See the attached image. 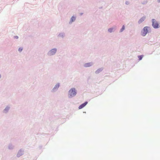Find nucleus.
Instances as JSON below:
<instances>
[{"instance_id":"nucleus-1","label":"nucleus","mask_w":160,"mask_h":160,"mask_svg":"<svg viewBox=\"0 0 160 160\" xmlns=\"http://www.w3.org/2000/svg\"><path fill=\"white\" fill-rule=\"evenodd\" d=\"M69 95L71 97H73L76 94V92L75 88H73L70 89L69 91Z\"/></svg>"},{"instance_id":"nucleus-2","label":"nucleus","mask_w":160,"mask_h":160,"mask_svg":"<svg viewBox=\"0 0 160 160\" xmlns=\"http://www.w3.org/2000/svg\"><path fill=\"white\" fill-rule=\"evenodd\" d=\"M149 28L148 27H145L141 32V35L143 36H144L147 34L148 32V29Z\"/></svg>"},{"instance_id":"nucleus-3","label":"nucleus","mask_w":160,"mask_h":160,"mask_svg":"<svg viewBox=\"0 0 160 160\" xmlns=\"http://www.w3.org/2000/svg\"><path fill=\"white\" fill-rule=\"evenodd\" d=\"M152 26L154 28H159V24L154 19H152Z\"/></svg>"},{"instance_id":"nucleus-4","label":"nucleus","mask_w":160,"mask_h":160,"mask_svg":"<svg viewBox=\"0 0 160 160\" xmlns=\"http://www.w3.org/2000/svg\"><path fill=\"white\" fill-rule=\"evenodd\" d=\"M57 51V49L55 48L53 49L49 52V54L52 55L54 54Z\"/></svg>"},{"instance_id":"nucleus-5","label":"nucleus","mask_w":160,"mask_h":160,"mask_svg":"<svg viewBox=\"0 0 160 160\" xmlns=\"http://www.w3.org/2000/svg\"><path fill=\"white\" fill-rule=\"evenodd\" d=\"M88 102H85L84 103L82 104L81 105L79 106L78 107L79 109H81L83 107H84V106H85L86 104H87Z\"/></svg>"},{"instance_id":"nucleus-6","label":"nucleus","mask_w":160,"mask_h":160,"mask_svg":"<svg viewBox=\"0 0 160 160\" xmlns=\"http://www.w3.org/2000/svg\"><path fill=\"white\" fill-rule=\"evenodd\" d=\"M146 18L145 16H143L140 18L138 21V23L139 24L141 23Z\"/></svg>"},{"instance_id":"nucleus-7","label":"nucleus","mask_w":160,"mask_h":160,"mask_svg":"<svg viewBox=\"0 0 160 160\" xmlns=\"http://www.w3.org/2000/svg\"><path fill=\"white\" fill-rule=\"evenodd\" d=\"M92 65V62H88L87 63H85L84 66L85 67H89L91 66Z\"/></svg>"},{"instance_id":"nucleus-8","label":"nucleus","mask_w":160,"mask_h":160,"mask_svg":"<svg viewBox=\"0 0 160 160\" xmlns=\"http://www.w3.org/2000/svg\"><path fill=\"white\" fill-rule=\"evenodd\" d=\"M102 69L101 68H99L95 72V73L96 74L99 73L102 70Z\"/></svg>"},{"instance_id":"nucleus-9","label":"nucleus","mask_w":160,"mask_h":160,"mask_svg":"<svg viewBox=\"0 0 160 160\" xmlns=\"http://www.w3.org/2000/svg\"><path fill=\"white\" fill-rule=\"evenodd\" d=\"M75 20V18L74 17H72V18H71V20L72 21V22H73Z\"/></svg>"},{"instance_id":"nucleus-10","label":"nucleus","mask_w":160,"mask_h":160,"mask_svg":"<svg viewBox=\"0 0 160 160\" xmlns=\"http://www.w3.org/2000/svg\"><path fill=\"white\" fill-rule=\"evenodd\" d=\"M125 29V27L124 25L123 26L122 28L120 30V32H122Z\"/></svg>"},{"instance_id":"nucleus-11","label":"nucleus","mask_w":160,"mask_h":160,"mask_svg":"<svg viewBox=\"0 0 160 160\" xmlns=\"http://www.w3.org/2000/svg\"><path fill=\"white\" fill-rule=\"evenodd\" d=\"M143 55H141V56H138V58H139V60H141L142 59V58L143 57Z\"/></svg>"},{"instance_id":"nucleus-12","label":"nucleus","mask_w":160,"mask_h":160,"mask_svg":"<svg viewBox=\"0 0 160 160\" xmlns=\"http://www.w3.org/2000/svg\"><path fill=\"white\" fill-rule=\"evenodd\" d=\"M59 84H57L54 87V88H59Z\"/></svg>"},{"instance_id":"nucleus-13","label":"nucleus","mask_w":160,"mask_h":160,"mask_svg":"<svg viewBox=\"0 0 160 160\" xmlns=\"http://www.w3.org/2000/svg\"><path fill=\"white\" fill-rule=\"evenodd\" d=\"M112 30H113V28H109L108 29V31L110 32H112Z\"/></svg>"},{"instance_id":"nucleus-14","label":"nucleus","mask_w":160,"mask_h":160,"mask_svg":"<svg viewBox=\"0 0 160 160\" xmlns=\"http://www.w3.org/2000/svg\"><path fill=\"white\" fill-rule=\"evenodd\" d=\"M22 50V49L21 48H19V49H18V51H19V52H21Z\"/></svg>"},{"instance_id":"nucleus-15","label":"nucleus","mask_w":160,"mask_h":160,"mask_svg":"<svg viewBox=\"0 0 160 160\" xmlns=\"http://www.w3.org/2000/svg\"><path fill=\"white\" fill-rule=\"evenodd\" d=\"M15 38H16V39H17L18 38V36H15L14 37Z\"/></svg>"},{"instance_id":"nucleus-16","label":"nucleus","mask_w":160,"mask_h":160,"mask_svg":"<svg viewBox=\"0 0 160 160\" xmlns=\"http://www.w3.org/2000/svg\"><path fill=\"white\" fill-rule=\"evenodd\" d=\"M126 3L127 4H128V2H126Z\"/></svg>"},{"instance_id":"nucleus-17","label":"nucleus","mask_w":160,"mask_h":160,"mask_svg":"<svg viewBox=\"0 0 160 160\" xmlns=\"http://www.w3.org/2000/svg\"><path fill=\"white\" fill-rule=\"evenodd\" d=\"M158 2H160V0H158Z\"/></svg>"},{"instance_id":"nucleus-18","label":"nucleus","mask_w":160,"mask_h":160,"mask_svg":"<svg viewBox=\"0 0 160 160\" xmlns=\"http://www.w3.org/2000/svg\"><path fill=\"white\" fill-rule=\"evenodd\" d=\"M18 156H19V154H18Z\"/></svg>"},{"instance_id":"nucleus-19","label":"nucleus","mask_w":160,"mask_h":160,"mask_svg":"<svg viewBox=\"0 0 160 160\" xmlns=\"http://www.w3.org/2000/svg\"><path fill=\"white\" fill-rule=\"evenodd\" d=\"M6 108H5L4 110L5 111L6 110Z\"/></svg>"}]
</instances>
